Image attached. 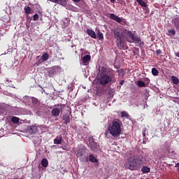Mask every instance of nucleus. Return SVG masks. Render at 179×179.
<instances>
[{"instance_id":"1","label":"nucleus","mask_w":179,"mask_h":179,"mask_svg":"<svg viewBox=\"0 0 179 179\" xmlns=\"http://www.w3.org/2000/svg\"><path fill=\"white\" fill-rule=\"evenodd\" d=\"M145 162L146 157H145V156L134 155L127 159V162L124 163V166L125 169H128L129 170L138 171L141 170L143 164H144Z\"/></svg>"},{"instance_id":"2","label":"nucleus","mask_w":179,"mask_h":179,"mask_svg":"<svg viewBox=\"0 0 179 179\" xmlns=\"http://www.w3.org/2000/svg\"><path fill=\"white\" fill-rule=\"evenodd\" d=\"M115 72L111 68L107 66H102L101 68L99 76V83L101 86H107L109 83L115 79Z\"/></svg>"},{"instance_id":"3","label":"nucleus","mask_w":179,"mask_h":179,"mask_svg":"<svg viewBox=\"0 0 179 179\" xmlns=\"http://www.w3.org/2000/svg\"><path fill=\"white\" fill-rule=\"evenodd\" d=\"M121 125L122 121L117 118H115V120L112 121L111 124H109L108 131L110 132V135L114 136V138L120 136L122 134Z\"/></svg>"},{"instance_id":"4","label":"nucleus","mask_w":179,"mask_h":179,"mask_svg":"<svg viewBox=\"0 0 179 179\" xmlns=\"http://www.w3.org/2000/svg\"><path fill=\"white\" fill-rule=\"evenodd\" d=\"M123 34L124 38H126L128 43H136V44H138V45H144L145 44L141 36L135 35L132 31H129V29H127V28L123 30Z\"/></svg>"},{"instance_id":"5","label":"nucleus","mask_w":179,"mask_h":179,"mask_svg":"<svg viewBox=\"0 0 179 179\" xmlns=\"http://www.w3.org/2000/svg\"><path fill=\"white\" fill-rule=\"evenodd\" d=\"M114 37L116 39V45L120 50L124 48L125 41L124 39V31H122L120 28H113Z\"/></svg>"},{"instance_id":"6","label":"nucleus","mask_w":179,"mask_h":179,"mask_svg":"<svg viewBox=\"0 0 179 179\" xmlns=\"http://www.w3.org/2000/svg\"><path fill=\"white\" fill-rule=\"evenodd\" d=\"M89 147L90 148L91 150L97 152L99 145H98L97 142H95L94 138L91 137L89 138Z\"/></svg>"},{"instance_id":"7","label":"nucleus","mask_w":179,"mask_h":179,"mask_svg":"<svg viewBox=\"0 0 179 179\" xmlns=\"http://www.w3.org/2000/svg\"><path fill=\"white\" fill-rule=\"evenodd\" d=\"M86 150L87 146H85V145H78L77 148L76 156H78V157H81L82 156H83V155H85V153H86Z\"/></svg>"},{"instance_id":"8","label":"nucleus","mask_w":179,"mask_h":179,"mask_svg":"<svg viewBox=\"0 0 179 179\" xmlns=\"http://www.w3.org/2000/svg\"><path fill=\"white\" fill-rule=\"evenodd\" d=\"M64 104H57V108H52L51 113L52 117H59L60 111H62Z\"/></svg>"},{"instance_id":"9","label":"nucleus","mask_w":179,"mask_h":179,"mask_svg":"<svg viewBox=\"0 0 179 179\" xmlns=\"http://www.w3.org/2000/svg\"><path fill=\"white\" fill-rule=\"evenodd\" d=\"M69 114H65L63 115V121L66 125H68V124H70L71 121V118L70 117L71 114H72L71 108H69L68 110Z\"/></svg>"},{"instance_id":"10","label":"nucleus","mask_w":179,"mask_h":179,"mask_svg":"<svg viewBox=\"0 0 179 179\" xmlns=\"http://www.w3.org/2000/svg\"><path fill=\"white\" fill-rule=\"evenodd\" d=\"M110 18H111L112 20H115V22H117V23H122V22L121 17L116 15V14H114V13H110Z\"/></svg>"},{"instance_id":"11","label":"nucleus","mask_w":179,"mask_h":179,"mask_svg":"<svg viewBox=\"0 0 179 179\" xmlns=\"http://www.w3.org/2000/svg\"><path fill=\"white\" fill-rule=\"evenodd\" d=\"M87 34H88V36L92 37V38H97V35L94 29H90V28H87Z\"/></svg>"},{"instance_id":"12","label":"nucleus","mask_w":179,"mask_h":179,"mask_svg":"<svg viewBox=\"0 0 179 179\" xmlns=\"http://www.w3.org/2000/svg\"><path fill=\"white\" fill-rule=\"evenodd\" d=\"M38 131V128L36 125L28 127V132L31 134H36Z\"/></svg>"},{"instance_id":"13","label":"nucleus","mask_w":179,"mask_h":179,"mask_svg":"<svg viewBox=\"0 0 179 179\" xmlns=\"http://www.w3.org/2000/svg\"><path fill=\"white\" fill-rule=\"evenodd\" d=\"M62 141H63V136L62 135H59V136H57L55 139H54V143L55 145H61V143H62Z\"/></svg>"},{"instance_id":"14","label":"nucleus","mask_w":179,"mask_h":179,"mask_svg":"<svg viewBox=\"0 0 179 179\" xmlns=\"http://www.w3.org/2000/svg\"><path fill=\"white\" fill-rule=\"evenodd\" d=\"M173 23L177 31H179V17H176L174 20H173Z\"/></svg>"},{"instance_id":"15","label":"nucleus","mask_w":179,"mask_h":179,"mask_svg":"<svg viewBox=\"0 0 179 179\" xmlns=\"http://www.w3.org/2000/svg\"><path fill=\"white\" fill-rule=\"evenodd\" d=\"M50 1H52L53 3H57V4H61L62 6H66L67 3L66 0H49Z\"/></svg>"},{"instance_id":"16","label":"nucleus","mask_w":179,"mask_h":179,"mask_svg":"<svg viewBox=\"0 0 179 179\" xmlns=\"http://www.w3.org/2000/svg\"><path fill=\"white\" fill-rule=\"evenodd\" d=\"M97 38L98 40H100V41H103V40H104V35L103 32L100 31V29H98V31H97Z\"/></svg>"},{"instance_id":"17","label":"nucleus","mask_w":179,"mask_h":179,"mask_svg":"<svg viewBox=\"0 0 179 179\" xmlns=\"http://www.w3.org/2000/svg\"><path fill=\"white\" fill-rule=\"evenodd\" d=\"M89 161L92 163H99L98 159H96L94 155H90Z\"/></svg>"},{"instance_id":"18","label":"nucleus","mask_w":179,"mask_h":179,"mask_svg":"<svg viewBox=\"0 0 179 179\" xmlns=\"http://www.w3.org/2000/svg\"><path fill=\"white\" fill-rule=\"evenodd\" d=\"M90 59H91L90 55H85V57H83V62L84 64H87V62H89V61H90Z\"/></svg>"},{"instance_id":"19","label":"nucleus","mask_w":179,"mask_h":179,"mask_svg":"<svg viewBox=\"0 0 179 179\" xmlns=\"http://www.w3.org/2000/svg\"><path fill=\"white\" fill-rule=\"evenodd\" d=\"M167 35L170 36V37H173V36H176L175 29H168Z\"/></svg>"},{"instance_id":"20","label":"nucleus","mask_w":179,"mask_h":179,"mask_svg":"<svg viewBox=\"0 0 179 179\" xmlns=\"http://www.w3.org/2000/svg\"><path fill=\"white\" fill-rule=\"evenodd\" d=\"M141 171H143V173H150V167H148V166H143V164Z\"/></svg>"},{"instance_id":"21","label":"nucleus","mask_w":179,"mask_h":179,"mask_svg":"<svg viewBox=\"0 0 179 179\" xmlns=\"http://www.w3.org/2000/svg\"><path fill=\"white\" fill-rule=\"evenodd\" d=\"M171 80L174 85H178L179 84V79L177 78V76H171Z\"/></svg>"},{"instance_id":"22","label":"nucleus","mask_w":179,"mask_h":179,"mask_svg":"<svg viewBox=\"0 0 179 179\" xmlns=\"http://www.w3.org/2000/svg\"><path fill=\"white\" fill-rule=\"evenodd\" d=\"M137 85L139 87H146L148 86V85H146V83H145V82H143V80H138Z\"/></svg>"},{"instance_id":"23","label":"nucleus","mask_w":179,"mask_h":179,"mask_svg":"<svg viewBox=\"0 0 179 179\" xmlns=\"http://www.w3.org/2000/svg\"><path fill=\"white\" fill-rule=\"evenodd\" d=\"M136 1H138V4H140V6H142V7H147L148 6L146 1H145L144 0H136Z\"/></svg>"},{"instance_id":"24","label":"nucleus","mask_w":179,"mask_h":179,"mask_svg":"<svg viewBox=\"0 0 179 179\" xmlns=\"http://www.w3.org/2000/svg\"><path fill=\"white\" fill-rule=\"evenodd\" d=\"M41 165L43 167H48V159H42Z\"/></svg>"},{"instance_id":"25","label":"nucleus","mask_w":179,"mask_h":179,"mask_svg":"<svg viewBox=\"0 0 179 179\" xmlns=\"http://www.w3.org/2000/svg\"><path fill=\"white\" fill-rule=\"evenodd\" d=\"M11 121H12V122H13L14 124H19V122H20V118H18V117H12Z\"/></svg>"},{"instance_id":"26","label":"nucleus","mask_w":179,"mask_h":179,"mask_svg":"<svg viewBox=\"0 0 179 179\" xmlns=\"http://www.w3.org/2000/svg\"><path fill=\"white\" fill-rule=\"evenodd\" d=\"M49 59V54H48V52H45V54H43L42 55V60L43 61H48Z\"/></svg>"},{"instance_id":"27","label":"nucleus","mask_w":179,"mask_h":179,"mask_svg":"<svg viewBox=\"0 0 179 179\" xmlns=\"http://www.w3.org/2000/svg\"><path fill=\"white\" fill-rule=\"evenodd\" d=\"M152 73L154 76H158L159 75V71L157 69V68H152Z\"/></svg>"},{"instance_id":"28","label":"nucleus","mask_w":179,"mask_h":179,"mask_svg":"<svg viewBox=\"0 0 179 179\" xmlns=\"http://www.w3.org/2000/svg\"><path fill=\"white\" fill-rule=\"evenodd\" d=\"M25 13L26 14H30L31 13V8L29 6H27V7H24Z\"/></svg>"},{"instance_id":"29","label":"nucleus","mask_w":179,"mask_h":179,"mask_svg":"<svg viewBox=\"0 0 179 179\" xmlns=\"http://www.w3.org/2000/svg\"><path fill=\"white\" fill-rule=\"evenodd\" d=\"M117 73H118V76L121 77H123L125 75L124 71H123V69H119L117 71Z\"/></svg>"},{"instance_id":"30","label":"nucleus","mask_w":179,"mask_h":179,"mask_svg":"<svg viewBox=\"0 0 179 179\" xmlns=\"http://www.w3.org/2000/svg\"><path fill=\"white\" fill-rule=\"evenodd\" d=\"M121 117H125L126 118H129V115L128 113H127L126 111H122Z\"/></svg>"},{"instance_id":"31","label":"nucleus","mask_w":179,"mask_h":179,"mask_svg":"<svg viewBox=\"0 0 179 179\" xmlns=\"http://www.w3.org/2000/svg\"><path fill=\"white\" fill-rule=\"evenodd\" d=\"M38 19H39V15H38V14L35 13V14L34 15V17H33V20H34V22H37V20H38Z\"/></svg>"},{"instance_id":"32","label":"nucleus","mask_w":179,"mask_h":179,"mask_svg":"<svg viewBox=\"0 0 179 179\" xmlns=\"http://www.w3.org/2000/svg\"><path fill=\"white\" fill-rule=\"evenodd\" d=\"M156 54L157 55H161V54H162V50H157Z\"/></svg>"},{"instance_id":"33","label":"nucleus","mask_w":179,"mask_h":179,"mask_svg":"<svg viewBox=\"0 0 179 179\" xmlns=\"http://www.w3.org/2000/svg\"><path fill=\"white\" fill-rule=\"evenodd\" d=\"M117 3H120V4H123L124 0H117Z\"/></svg>"},{"instance_id":"34","label":"nucleus","mask_w":179,"mask_h":179,"mask_svg":"<svg viewBox=\"0 0 179 179\" xmlns=\"http://www.w3.org/2000/svg\"><path fill=\"white\" fill-rule=\"evenodd\" d=\"M124 83V80H121V81L120 82V85L121 86H123Z\"/></svg>"},{"instance_id":"35","label":"nucleus","mask_w":179,"mask_h":179,"mask_svg":"<svg viewBox=\"0 0 179 179\" xmlns=\"http://www.w3.org/2000/svg\"><path fill=\"white\" fill-rule=\"evenodd\" d=\"M72 1L76 2V3H78L79 1H81L82 0H72Z\"/></svg>"},{"instance_id":"36","label":"nucleus","mask_w":179,"mask_h":179,"mask_svg":"<svg viewBox=\"0 0 179 179\" xmlns=\"http://www.w3.org/2000/svg\"><path fill=\"white\" fill-rule=\"evenodd\" d=\"M176 57H178V58H179V52H176Z\"/></svg>"},{"instance_id":"37","label":"nucleus","mask_w":179,"mask_h":179,"mask_svg":"<svg viewBox=\"0 0 179 179\" xmlns=\"http://www.w3.org/2000/svg\"><path fill=\"white\" fill-rule=\"evenodd\" d=\"M108 134H109V132H108V131L105 132V136L107 137Z\"/></svg>"},{"instance_id":"38","label":"nucleus","mask_w":179,"mask_h":179,"mask_svg":"<svg viewBox=\"0 0 179 179\" xmlns=\"http://www.w3.org/2000/svg\"><path fill=\"white\" fill-rule=\"evenodd\" d=\"M175 167H179V162H178V163H176Z\"/></svg>"},{"instance_id":"39","label":"nucleus","mask_w":179,"mask_h":179,"mask_svg":"<svg viewBox=\"0 0 179 179\" xmlns=\"http://www.w3.org/2000/svg\"><path fill=\"white\" fill-rule=\"evenodd\" d=\"M150 79H147V85H148V83H150Z\"/></svg>"},{"instance_id":"40","label":"nucleus","mask_w":179,"mask_h":179,"mask_svg":"<svg viewBox=\"0 0 179 179\" xmlns=\"http://www.w3.org/2000/svg\"><path fill=\"white\" fill-rule=\"evenodd\" d=\"M111 3H115L116 0H110Z\"/></svg>"},{"instance_id":"41","label":"nucleus","mask_w":179,"mask_h":179,"mask_svg":"<svg viewBox=\"0 0 179 179\" xmlns=\"http://www.w3.org/2000/svg\"><path fill=\"white\" fill-rule=\"evenodd\" d=\"M167 152H168V153H170V150L167 149Z\"/></svg>"},{"instance_id":"42","label":"nucleus","mask_w":179,"mask_h":179,"mask_svg":"<svg viewBox=\"0 0 179 179\" xmlns=\"http://www.w3.org/2000/svg\"><path fill=\"white\" fill-rule=\"evenodd\" d=\"M143 143H146V141H143Z\"/></svg>"},{"instance_id":"43","label":"nucleus","mask_w":179,"mask_h":179,"mask_svg":"<svg viewBox=\"0 0 179 179\" xmlns=\"http://www.w3.org/2000/svg\"><path fill=\"white\" fill-rule=\"evenodd\" d=\"M143 136H145V134H143Z\"/></svg>"},{"instance_id":"44","label":"nucleus","mask_w":179,"mask_h":179,"mask_svg":"<svg viewBox=\"0 0 179 179\" xmlns=\"http://www.w3.org/2000/svg\"><path fill=\"white\" fill-rule=\"evenodd\" d=\"M121 179H126V178H121Z\"/></svg>"},{"instance_id":"45","label":"nucleus","mask_w":179,"mask_h":179,"mask_svg":"<svg viewBox=\"0 0 179 179\" xmlns=\"http://www.w3.org/2000/svg\"><path fill=\"white\" fill-rule=\"evenodd\" d=\"M157 179H159V178H157Z\"/></svg>"}]
</instances>
